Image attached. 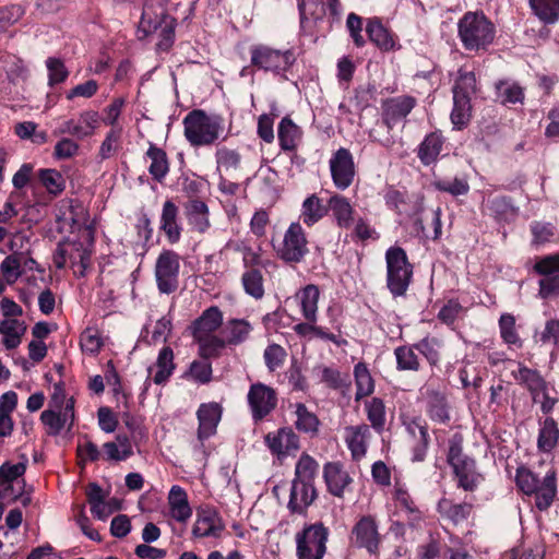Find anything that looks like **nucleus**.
Wrapping results in <instances>:
<instances>
[{"instance_id":"12","label":"nucleus","mask_w":559,"mask_h":559,"mask_svg":"<svg viewBox=\"0 0 559 559\" xmlns=\"http://www.w3.org/2000/svg\"><path fill=\"white\" fill-rule=\"evenodd\" d=\"M308 241L299 223H292L284 235L280 257L290 263L300 262L308 253Z\"/></svg>"},{"instance_id":"39","label":"nucleus","mask_w":559,"mask_h":559,"mask_svg":"<svg viewBox=\"0 0 559 559\" xmlns=\"http://www.w3.org/2000/svg\"><path fill=\"white\" fill-rule=\"evenodd\" d=\"M450 118L455 130L466 128L472 118L471 99H467L466 96H453V109Z\"/></svg>"},{"instance_id":"35","label":"nucleus","mask_w":559,"mask_h":559,"mask_svg":"<svg viewBox=\"0 0 559 559\" xmlns=\"http://www.w3.org/2000/svg\"><path fill=\"white\" fill-rule=\"evenodd\" d=\"M495 90L497 99L502 105L523 104L524 102V90L514 81L499 80L495 83Z\"/></svg>"},{"instance_id":"60","label":"nucleus","mask_w":559,"mask_h":559,"mask_svg":"<svg viewBox=\"0 0 559 559\" xmlns=\"http://www.w3.org/2000/svg\"><path fill=\"white\" fill-rule=\"evenodd\" d=\"M533 235V243L543 245L551 240L555 236L556 227L548 222L534 221L530 225Z\"/></svg>"},{"instance_id":"36","label":"nucleus","mask_w":559,"mask_h":559,"mask_svg":"<svg viewBox=\"0 0 559 559\" xmlns=\"http://www.w3.org/2000/svg\"><path fill=\"white\" fill-rule=\"evenodd\" d=\"M366 32L370 41L382 50H390L394 47V40L390 32L383 26L378 17L368 20Z\"/></svg>"},{"instance_id":"9","label":"nucleus","mask_w":559,"mask_h":559,"mask_svg":"<svg viewBox=\"0 0 559 559\" xmlns=\"http://www.w3.org/2000/svg\"><path fill=\"white\" fill-rule=\"evenodd\" d=\"M179 260V254L173 250H163L159 253L155 264V277L160 293L169 295L178 288Z\"/></svg>"},{"instance_id":"14","label":"nucleus","mask_w":559,"mask_h":559,"mask_svg":"<svg viewBox=\"0 0 559 559\" xmlns=\"http://www.w3.org/2000/svg\"><path fill=\"white\" fill-rule=\"evenodd\" d=\"M167 0L145 1L139 26V29L143 32L144 35L155 33L163 23L166 22V20H170L173 17L167 12Z\"/></svg>"},{"instance_id":"59","label":"nucleus","mask_w":559,"mask_h":559,"mask_svg":"<svg viewBox=\"0 0 559 559\" xmlns=\"http://www.w3.org/2000/svg\"><path fill=\"white\" fill-rule=\"evenodd\" d=\"M1 273L8 284H13L21 275V257L20 254L8 255L0 264Z\"/></svg>"},{"instance_id":"54","label":"nucleus","mask_w":559,"mask_h":559,"mask_svg":"<svg viewBox=\"0 0 559 559\" xmlns=\"http://www.w3.org/2000/svg\"><path fill=\"white\" fill-rule=\"evenodd\" d=\"M515 483L524 495L532 496L537 490L540 480L532 471L521 466L516 469Z\"/></svg>"},{"instance_id":"51","label":"nucleus","mask_w":559,"mask_h":559,"mask_svg":"<svg viewBox=\"0 0 559 559\" xmlns=\"http://www.w3.org/2000/svg\"><path fill=\"white\" fill-rule=\"evenodd\" d=\"M418 350L431 366H436L440 361V341L437 337L426 336L414 344Z\"/></svg>"},{"instance_id":"32","label":"nucleus","mask_w":559,"mask_h":559,"mask_svg":"<svg viewBox=\"0 0 559 559\" xmlns=\"http://www.w3.org/2000/svg\"><path fill=\"white\" fill-rule=\"evenodd\" d=\"M299 300L301 312L304 318L308 322L317 321L318 301L320 297V290L317 285L309 284L305 286L296 295Z\"/></svg>"},{"instance_id":"15","label":"nucleus","mask_w":559,"mask_h":559,"mask_svg":"<svg viewBox=\"0 0 559 559\" xmlns=\"http://www.w3.org/2000/svg\"><path fill=\"white\" fill-rule=\"evenodd\" d=\"M270 451L282 459L299 449V438L292 428H280L276 432H269L264 437Z\"/></svg>"},{"instance_id":"28","label":"nucleus","mask_w":559,"mask_h":559,"mask_svg":"<svg viewBox=\"0 0 559 559\" xmlns=\"http://www.w3.org/2000/svg\"><path fill=\"white\" fill-rule=\"evenodd\" d=\"M533 495L535 496V507L539 511H546L550 508L557 496V479L554 469L547 472Z\"/></svg>"},{"instance_id":"61","label":"nucleus","mask_w":559,"mask_h":559,"mask_svg":"<svg viewBox=\"0 0 559 559\" xmlns=\"http://www.w3.org/2000/svg\"><path fill=\"white\" fill-rule=\"evenodd\" d=\"M80 345L84 353L96 355L103 346V341L96 330L87 328L81 334Z\"/></svg>"},{"instance_id":"64","label":"nucleus","mask_w":559,"mask_h":559,"mask_svg":"<svg viewBox=\"0 0 559 559\" xmlns=\"http://www.w3.org/2000/svg\"><path fill=\"white\" fill-rule=\"evenodd\" d=\"M177 22L175 17L170 20H166L165 23L158 28L159 32V40L156 44L157 49L162 51H168L175 41V28Z\"/></svg>"},{"instance_id":"11","label":"nucleus","mask_w":559,"mask_h":559,"mask_svg":"<svg viewBox=\"0 0 559 559\" xmlns=\"http://www.w3.org/2000/svg\"><path fill=\"white\" fill-rule=\"evenodd\" d=\"M329 164L334 186L340 190L347 189L356 175L354 158L349 150L340 147L333 153Z\"/></svg>"},{"instance_id":"55","label":"nucleus","mask_w":559,"mask_h":559,"mask_svg":"<svg viewBox=\"0 0 559 559\" xmlns=\"http://www.w3.org/2000/svg\"><path fill=\"white\" fill-rule=\"evenodd\" d=\"M286 357V349L275 343L267 345L263 353L265 366L271 372L281 368L284 365Z\"/></svg>"},{"instance_id":"56","label":"nucleus","mask_w":559,"mask_h":559,"mask_svg":"<svg viewBox=\"0 0 559 559\" xmlns=\"http://www.w3.org/2000/svg\"><path fill=\"white\" fill-rule=\"evenodd\" d=\"M233 251L242 255V263L246 269L265 265L262 263L261 255L243 241L230 242L227 245Z\"/></svg>"},{"instance_id":"34","label":"nucleus","mask_w":559,"mask_h":559,"mask_svg":"<svg viewBox=\"0 0 559 559\" xmlns=\"http://www.w3.org/2000/svg\"><path fill=\"white\" fill-rule=\"evenodd\" d=\"M252 329L250 322L245 319H230L223 330L224 338L227 345L237 346L248 340Z\"/></svg>"},{"instance_id":"10","label":"nucleus","mask_w":559,"mask_h":559,"mask_svg":"<svg viewBox=\"0 0 559 559\" xmlns=\"http://www.w3.org/2000/svg\"><path fill=\"white\" fill-rule=\"evenodd\" d=\"M252 419L258 423L269 416L277 406L275 390L262 382L250 385L247 395Z\"/></svg>"},{"instance_id":"30","label":"nucleus","mask_w":559,"mask_h":559,"mask_svg":"<svg viewBox=\"0 0 559 559\" xmlns=\"http://www.w3.org/2000/svg\"><path fill=\"white\" fill-rule=\"evenodd\" d=\"M444 139L441 132L435 131L427 134L424 141L419 144L417 156L425 166L433 164L443 147Z\"/></svg>"},{"instance_id":"29","label":"nucleus","mask_w":559,"mask_h":559,"mask_svg":"<svg viewBox=\"0 0 559 559\" xmlns=\"http://www.w3.org/2000/svg\"><path fill=\"white\" fill-rule=\"evenodd\" d=\"M145 156L151 162L148 166L150 175L155 181L162 183L169 173L167 153L163 148L157 147L154 143H150Z\"/></svg>"},{"instance_id":"50","label":"nucleus","mask_w":559,"mask_h":559,"mask_svg":"<svg viewBox=\"0 0 559 559\" xmlns=\"http://www.w3.org/2000/svg\"><path fill=\"white\" fill-rule=\"evenodd\" d=\"M500 335L510 346L521 347L522 342L515 330V318L510 313H503L499 319Z\"/></svg>"},{"instance_id":"24","label":"nucleus","mask_w":559,"mask_h":559,"mask_svg":"<svg viewBox=\"0 0 559 559\" xmlns=\"http://www.w3.org/2000/svg\"><path fill=\"white\" fill-rule=\"evenodd\" d=\"M302 130L289 116H285L277 127V139L282 151L295 153L302 139Z\"/></svg>"},{"instance_id":"58","label":"nucleus","mask_w":559,"mask_h":559,"mask_svg":"<svg viewBox=\"0 0 559 559\" xmlns=\"http://www.w3.org/2000/svg\"><path fill=\"white\" fill-rule=\"evenodd\" d=\"M46 67L48 70V84L50 86L60 84L67 80L69 71L61 59L49 57L46 60Z\"/></svg>"},{"instance_id":"3","label":"nucleus","mask_w":559,"mask_h":559,"mask_svg":"<svg viewBox=\"0 0 559 559\" xmlns=\"http://www.w3.org/2000/svg\"><path fill=\"white\" fill-rule=\"evenodd\" d=\"M447 463L452 468L457 488L473 492L481 484L484 477L477 471L476 461L464 453L461 438L450 440Z\"/></svg>"},{"instance_id":"37","label":"nucleus","mask_w":559,"mask_h":559,"mask_svg":"<svg viewBox=\"0 0 559 559\" xmlns=\"http://www.w3.org/2000/svg\"><path fill=\"white\" fill-rule=\"evenodd\" d=\"M559 428L552 417H547L542 424L537 438V448L544 453H549L558 443Z\"/></svg>"},{"instance_id":"52","label":"nucleus","mask_w":559,"mask_h":559,"mask_svg":"<svg viewBox=\"0 0 559 559\" xmlns=\"http://www.w3.org/2000/svg\"><path fill=\"white\" fill-rule=\"evenodd\" d=\"M318 466L313 457L304 453L296 464L294 480L313 483Z\"/></svg>"},{"instance_id":"4","label":"nucleus","mask_w":559,"mask_h":559,"mask_svg":"<svg viewBox=\"0 0 559 559\" xmlns=\"http://www.w3.org/2000/svg\"><path fill=\"white\" fill-rule=\"evenodd\" d=\"M386 286L393 297H403L412 283L413 265L406 251L401 247H391L385 252Z\"/></svg>"},{"instance_id":"26","label":"nucleus","mask_w":559,"mask_h":559,"mask_svg":"<svg viewBox=\"0 0 559 559\" xmlns=\"http://www.w3.org/2000/svg\"><path fill=\"white\" fill-rule=\"evenodd\" d=\"M185 214L193 230L203 234L210 228L209 206L202 200L192 199L187 202L185 204Z\"/></svg>"},{"instance_id":"7","label":"nucleus","mask_w":559,"mask_h":559,"mask_svg":"<svg viewBox=\"0 0 559 559\" xmlns=\"http://www.w3.org/2000/svg\"><path fill=\"white\" fill-rule=\"evenodd\" d=\"M533 271L540 276L538 296L542 299L559 297V252L539 258Z\"/></svg>"},{"instance_id":"38","label":"nucleus","mask_w":559,"mask_h":559,"mask_svg":"<svg viewBox=\"0 0 559 559\" xmlns=\"http://www.w3.org/2000/svg\"><path fill=\"white\" fill-rule=\"evenodd\" d=\"M157 371L153 377L155 384H165L173 374L176 365L174 362V352L169 346H164L157 356L156 360Z\"/></svg>"},{"instance_id":"16","label":"nucleus","mask_w":559,"mask_h":559,"mask_svg":"<svg viewBox=\"0 0 559 559\" xmlns=\"http://www.w3.org/2000/svg\"><path fill=\"white\" fill-rule=\"evenodd\" d=\"M426 413L430 420L448 425L451 420L450 404L445 393L427 389L425 392Z\"/></svg>"},{"instance_id":"46","label":"nucleus","mask_w":559,"mask_h":559,"mask_svg":"<svg viewBox=\"0 0 559 559\" xmlns=\"http://www.w3.org/2000/svg\"><path fill=\"white\" fill-rule=\"evenodd\" d=\"M25 326L16 319L3 320L0 323V333L3 335V345L8 349L16 348L21 343V336Z\"/></svg>"},{"instance_id":"53","label":"nucleus","mask_w":559,"mask_h":559,"mask_svg":"<svg viewBox=\"0 0 559 559\" xmlns=\"http://www.w3.org/2000/svg\"><path fill=\"white\" fill-rule=\"evenodd\" d=\"M38 177L49 193L57 195L64 190V180L58 170L50 168L40 169Z\"/></svg>"},{"instance_id":"13","label":"nucleus","mask_w":559,"mask_h":559,"mask_svg":"<svg viewBox=\"0 0 559 559\" xmlns=\"http://www.w3.org/2000/svg\"><path fill=\"white\" fill-rule=\"evenodd\" d=\"M417 100L409 95L389 98L382 104V121L389 130L406 119L416 106Z\"/></svg>"},{"instance_id":"57","label":"nucleus","mask_w":559,"mask_h":559,"mask_svg":"<svg viewBox=\"0 0 559 559\" xmlns=\"http://www.w3.org/2000/svg\"><path fill=\"white\" fill-rule=\"evenodd\" d=\"M433 187L441 192H448L453 197L464 195L468 192L469 186L466 180L461 178L438 179L433 181Z\"/></svg>"},{"instance_id":"41","label":"nucleus","mask_w":559,"mask_h":559,"mask_svg":"<svg viewBox=\"0 0 559 559\" xmlns=\"http://www.w3.org/2000/svg\"><path fill=\"white\" fill-rule=\"evenodd\" d=\"M413 345H401L394 349L396 369L399 371L417 372L420 370V361Z\"/></svg>"},{"instance_id":"62","label":"nucleus","mask_w":559,"mask_h":559,"mask_svg":"<svg viewBox=\"0 0 559 559\" xmlns=\"http://www.w3.org/2000/svg\"><path fill=\"white\" fill-rule=\"evenodd\" d=\"M206 360L207 359L192 361L185 376H189L194 381L202 384L209 383L212 379V366Z\"/></svg>"},{"instance_id":"63","label":"nucleus","mask_w":559,"mask_h":559,"mask_svg":"<svg viewBox=\"0 0 559 559\" xmlns=\"http://www.w3.org/2000/svg\"><path fill=\"white\" fill-rule=\"evenodd\" d=\"M24 14L21 5L13 4L0 9V34L7 32Z\"/></svg>"},{"instance_id":"2","label":"nucleus","mask_w":559,"mask_h":559,"mask_svg":"<svg viewBox=\"0 0 559 559\" xmlns=\"http://www.w3.org/2000/svg\"><path fill=\"white\" fill-rule=\"evenodd\" d=\"M185 136L192 146L214 144L224 130V119L218 115H207L202 109H193L183 118Z\"/></svg>"},{"instance_id":"49","label":"nucleus","mask_w":559,"mask_h":559,"mask_svg":"<svg viewBox=\"0 0 559 559\" xmlns=\"http://www.w3.org/2000/svg\"><path fill=\"white\" fill-rule=\"evenodd\" d=\"M452 92L453 96H466L467 99H471L472 95L476 93L475 73L461 69Z\"/></svg>"},{"instance_id":"31","label":"nucleus","mask_w":559,"mask_h":559,"mask_svg":"<svg viewBox=\"0 0 559 559\" xmlns=\"http://www.w3.org/2000/svg\"><path fill=\"white\" fill-rule=\"evenodd\" d=\"M171 516L178 522H186L192 514L187 492L180 486H173L168 495Z\"/></svg>"},{"instance_id":"18","label":"nucleus","mask_w":559,"mask_h":559,"mask_svg":"<svg viewBox=\"0 0 559 559\" xmlns=\"http://www.w3.org/2000/svg\"><path fill=\"white\" fill-rule=\"evenodd\" d=\"M223 324V312L217 306L205 309L189 326L193 338L213 334Z\"/></svg>"},{"instance_id":"6","label":"nucleus","mask_w":559,"mask_h":559,"mask_svg":"<svg viewBox=\"0 0 559 559\" xmlns=\"http://www.w3.org/2000/svg\"><path fill=\"white\" fill-rule=\"evenodd\" d=\"M328 537L329 531L322 523L306 526L296 535L298 559H322Z\"/></svg>"},{"instance_id":"47","label":"nucleus","mask_w":559,"mask_h":559,"mask_svg":"<svg viewBox=\"0 0 559 559\" xmlns=\"http://www.w3.org/2000/svg\"><path fill=\"white\" fill-rule=\"evenodd\" d=\"M366 412L371 427L381 432L385 425V405L380 397H372L366 402Z\"/></svg>"},{"instance_id":"44","label":"nucleus","mask_w":559,"mask_h":559,"mask_svg":"<svg viewBox=\"0 0 559 559\" xmlns=\"http://www.w3.org/2000/svg\"><path fill=\"white\" fill-rule=\"evenodd\" d=\"M354 376L356 382L355 400L359 401L360 399L372 394L374 390V382L366 364L358 362L354 367Z\"/></svg>"},{"instance_id":"21","label":"nucleus","mask_w":559,"mask_h":559,"mask_svg":"<svg viewBox=\"0 0 559 559\" xmlns=\"http://www.w3.org/2000/svg\"><path fill=\"white\" fill-rule=\"evenodd\" d=\"M370 436V428L366 424L345 428V442L354 460L358 461L366 455Z\"/></svg>"},{"instance_id":"20","label":"nucleus","mask_w":559,"mask_h":559,"mask_svg":"<svg viewBox=\"0 0 559 559\" xmlns=\"http://www.w3.org/2000/svg\"><path fill=\"white\" fill-rule=\"evenodd\" d=\"M179 209L171 201L166 200L160 215V230L164 231L169 243H177L181 238L182 227L179 223Z\"/></svg>"},{"instance_id":"45","label":"nucleus","mask_w":559,"mask_h":559,"mask_svg":"<svg viewBox=\"0 0 559 559\" xmlns=\"http://www.w3.org/2000/svg\"><path fill=\"white\" fill-rule=\"evenodd\" d=\"M241 283L246 294L254 299H261L264 296L263 275L257 266L247 269L241 276Z\"/></svg>"},{"instance_id":"33","label":"nucleus","mask_w":559,"mask_h":559,"mask_svg":"<svg viewBox=\"0 0 559 559\" xmlns=\"http://www.w3.org/2000/svg\"><path fill=\"white\" fill-rule=\"evenodd\" d=\"M328 214V204H323L317 194L307 197L301 205L300 219L308 227L313 226Z\"/></svg>"},{"instance_id":"23","label":"nucleus","mask_w":559,"mask_h":559,"mask_svg":"<svg viewBox=\"0 0 559 559\" xmlns=\"http://www.w3.org/2000/svg\"><path fill=\"white\" fill-rule=\"evenodd\" d=\"M323 477L330 493L342 497L344 489L352 483V478L340 462H329L324 465Z\"/></svg>"},{"instance_id":"25","label":"nucleus","mask_w":559,"mask_h":559,"mask_svg":"<svg viewBox=\"0 0 559 559\" xmlns=\"http://www.w3.org/2000/svg\"><path fill=\"white\" fill-rule=\"evenodd\" d=\"M512 374L520 384L530 391L534 403L539 401L540 392L548 386L546 380L535 369L520 365L518 371H513Z\"/></svg>"},{"instance_id":"5","label":"nucleus","mask_w":559,"mask_h":559,"mask_svg":"<svg viewBox=\"0 0 559 559\" xmlns=\"http://www.w3.org/2000/svg\"><path fill=\"white\" fill-rule=\"evenodd\" d=\"M295 61L296 57L292 49L278 50L263 44L250 47L251 66L274 75L284 76Z\"/></svg>"},{"instance_id":"42","label":"nucleus","mask_w":559,"mask_h":559,"mask_svg":"<svg viewBox=\"0 0 559 559\" xmlns=\"http://www.w3.org/2000/svg\"><path fill=\"white\" fill-rule=\"evenodd\" d=\"M533 13L545 24L559 19V0H528Z\"/></svg>"},{"instance_id":"43","label":"nucleus","mask_w":559,"mask_h":559,"mask_svg":"<svg viewBox=\"0 0 559 559\" xmlns=\"http://www.w3.org/2000/svg\"><path fill=\"white\" fill-rule=\"evenodd\" d=\"M199 345V354L203 359L216 358L226 347L225 338L214 334L204 335L193 338Z\"/></svg>"},{"instance_id":"1","label":"nucleus","mask_w":559,"mask_h":559,"mask_svg":"<svg viewBox=\"0 0 559 559\" xmlns=\"http://www.w3.org/2000/svg\"><path fill=\"white\" fill-rule=\"evenodd\" d=\"M457 34L466 50H487L493 41L496 27L484 13L466 12L459 20Z\"/></svg>"},{"instance_id":"8","label":"nucleus","mask_w":559,"mask_h":559,"mask_svg":"<svg viewBox=\"0 0 559 559\" xmlns=\"http://www.w3.org/2000/svg\"><path fill=\"white\" fill-rule=\"evenodd\" d=\"M349 539L354 547L365 549L371 556L378 555L382 536L374 516L362 515L359 518L350 531Z\"/></svg>"},{"instance_id":"48","label":"nucleus","mask_w":559,"mask_h":559,"mask_svg":"<svg viewBox=\"0 0 559 559\" xmlns=\"http://www.w3.org/2000/svg\"><path fill=\"white\" fill-rule=\"evenodd\" d=\"M295 413L297 416L295 425L299 431L306 433H316L318 431L319 419L316 414L309 412L305 404L297 403Z\"/></svg>"},{"instance_id":"17","label":"nucleus","mask_w":559,"mask_h":559,"mask_svg":"<svg viewBox=\"0 0 559 559\" xmlns=\"http://www.w3.org/2000/svg\"><path fill=\"white\" fill-rule=\"evenodd\" d=\"M437 511L443 520L457 526L469 519L474 504L466 501L456 503L452 499L441 498L437 503Z\"/></svg>"},{"instance_id":"22","label":"nucleus","mask_w":559,"mask_h":559,"mask_svg":"<svg viewBox=\"0 0 559 559\" xmlns=\"http://www.w3.org/2000/svg\"><path fill=\"white\" fill-rule=\"evenodd\" d=\"M314 498L316 489L313 483L293 480L288 509L293 513H302L312 503Z\"/></svg>"},{"instance_id":"19","label":"nucleus","mask_w":559,"mask_h":559,"mask_svg":"<svg viewBox=\"0 0 559 559\" xmlns=\"http://www.w3.org/2000/svg\"><path fill=\"white\" fill-rule=\"evenodd\" d=\"M197 416L199 420L198 439L203 442L216 432L221 419V407L216 403L202 404Z\"/></svg>"},{"instance_id":"27","label":"nucleus","mask_w":559,"mask_h":559,"mask_svg":"<svg viewBox=\"0 0 559 559\" xmlns=\"http://www.w3.org/2000/svg\"><path fill=\"white\" fill-rule=\"evenodd\" d=\"M332 212L336 225L340 228H349L354 219L355 210L349 200L342 194H333L328 201V211Z\"/></svg>"},{"instance_id":"40","label":"nucleus","mask_w":559,"mask_h":559,"mask_svg":"<svg viewBox=\"0 0 559 559\" xmlns=\"http://www.w3.org/2000/svg\"><path fill=\"white\" fill-rule=\"evenodd\" d=\"M218 518L217 512L213 509H201L198 511V520L192 528V534L195 537L216 536L217 527L215 521ZM221 530V527H218Z\"/></svg>"}]
</instances>
